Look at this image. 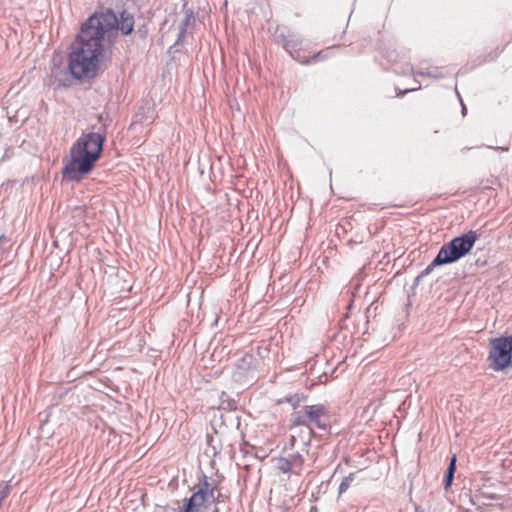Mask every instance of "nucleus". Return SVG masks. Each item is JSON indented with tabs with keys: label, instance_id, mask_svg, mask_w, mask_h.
Listing matches in <instances>:
<instances>
[{
	"label": "nucleus",
	"instance_id": "nucleus-10",
	"mask_svg": "<svg viewBox=\"0 0 512 512\" xmlns=\"http://www.w3.org/2000/svg\"><path fill=\"white\" fill-rule=\"evenodd\" d=\"M305 416H306V411H305V406H304L303 410L296 411L292 414L291 421L294 425H304L307 427V418Z\"/></svg>",
	"mask_w": 512,
	"mask_h": 512
},
{
	"label": "nucleus",
	"instance_id": "nucleus-8",
	"mask_svg": "<svg viewBox=\"0 0 512 512\" xmlns=\"http://www.w3.org/2000/svg\"><path fill=\"white\" fill-rule=\"evenodd\" d=\"M105 13H110L114 16L116 23L113 25V27L105 33V35H109L114 30H120L122 34L128 35L133 31L134 28V18L132 15L127 13L126 11H123L120 14V17L118 18L116 14L111 11L107 10Z\"/></svg>",
	"mask_w": 512,
	"mask_h": 512
},
{
	"label": "nucleus",
	"instance_id": "nucleus-16",
	"mask_svg": "<svg viewBox=\"0 0 512 512\" xmlns=\"http://www.w3.org/2000/svg\"><path fill=\"white\" fill-rule=\"evenodd\" d=\"M284 48H285V49L290 53V55H291L293 58H296V56L293 54V52H292V51H291V49H290V45H289V43H286V44L284 45Z\"/></svg>",
	"mask_w": 512,
	"mask_h": 512
},
{
	"label": "nucleus",
	"instance_id": "nucleus-17",
	"mask_svg": "<svg viewBox=\"0 0 512 512\" xmlns=\"http://www.w3.org/2000/svg\"><path fill=\"white\" fill-rule=\"evenodd\" d=\"M457 95H458L459 98H461L458 92H457ZM460 102H461V105H462V114L465 115L466 111H467L466 106L464 105L462 99H460Z\"/></svg>",
	"mask_w": 512,
	"mask_h": 512
},
{
	"label": "nucleus",
	"instance_id": "nucleus-9",
	"mask_svg": "<svg viewBox=\"0 0 512 512\" xmlns=\"http://www.w3.org/2000/svg\"><path fill=\"white\" fill-rule=\"evenodd\" d=\"M455 470H456V456L454 455L451 458L450 464L446 471V476H445V480H444V487L446 490L451 486V484L453 482Z\"/></svg>",
	"mask_w": 512,
	"mask_h": 512
},
{
	"label": "nucleus",
	"instance_id": "nucleus-18",
	"mask_svg": "<svg viewBox=\"0 0 512 512\" xmlns=\"http://www.w3.org/2000/svg\"><path fill=\"white\" fill-rule=\"evenodd\" d=\"M418 75L437 77L436 74H432L431 72H418Z\"/></svg>",
	"mask_w": 512,
	"mask_h": 512
},
{
	"label": "nucleus",
	"instance_id": "nucleus-5",
	"mask_svg": "<svg viewBox=\"0 0 512 512\" xmlns=\"http://www.w3.org/2000/svg\"><path fill=\"white\" fill-rule=\"evenodd\" d=\"M215 500V487L208 481L207 477L203 475L198 490L188 499L183 511L198 512L202 506L213 503Z\"/></svg>",
	"mask_w": 512,
	"mask_h": 512
},
{
	"label": "nucleus",
	"instance_id": "nucleus-2",
	"mask_svg": "<svg viewBox=\"0 0 512 512\" xmlns=\"http://www.w3.org/2000/svg\"><path fill=\"white\" fill-rule=\"evenodd\" d=\"M105 136L99 132L83 134L70 148V159L62 170L63 179L81 181L93 169L103 150Z\"/></svg>",
	"mask_w": 512,
	"mask_h": 512
},
{
	"label": "nucleus",
	"instance_id": "nucleus-6",
	"mask_svg": "<svg viewBox=\"0 0 512 512\" xmlns=\"http://www.w3.org/2000/svg\"><path fill=\"white\" fill-rule=\"evenodd\" d=\"M307 428L310 434L314 429L329 431L331 428V416L328 408L323 404L306 405Z\"/></svg>",
	"mask_w": 512,
	"mask_h": 512
},
{
	"label": "nucleus",
	"instance_id": "nucleus-3",
	"mask_svg": "<svg viewBox=\"0 0 512 512\" xmlns=\"http://www.w3.org/2000/svg\"><path fill=\"white\" fill-rule=\"evenodd\" d=\"M477 239L478 235L473 230L453 238L440 248L435 257V264H450L458 261L470 252Z\"/></svg>",
	"mask_w": 512,
	"mask_h": 512
},
{
	"label": "nucleus",
	"instance_id": "nucleus-12",
	"mask_svg": "<svg viewBox=\"0 0 512 512\" xmlns=\"http://www.w3.org/2000/svg\"><path fill=\"white\" fill-rule=\"evenodd\" d=\"M353 480H354V473H350L348 476L344 477L342 482L339 485V489H338L339 494L346 492L348 490V488L350 487L351 483L353 482Z\"/></svg>",
	"mask_w": 512,
	"mask_h": 512
},
{
	"label": "nucleus",
	"instance_id": "nucleus-20",
	"mask_svg": "<svg viewBox=\"0 0 512 512\" xmlns=\"http://www.w3.org/2000/svg\"><path fill=\"white\" fill-rule=\"evenodd\" d=\"M2 505V501H0V506Z\"/></svg>",
	"mask_w": 512,
	"mask_h": 512
},
{
	"label": "nucleus",
	"instance_id": "nucleus-13",
	"mask_svg": "<svg viewBox=\"0 0 512 512\" xmlns=\"http://www.w3.org/2000/svg\"><path fill=\"white\" fill-rule=\"evenodd\" d=\"M10 491V486L8 484H3L0 486V501L3 502V500L8 496Z\"/></svg>",
	"mask_w": 512,
	"mask_h": 512
},
{
	"label": "nucleus",
	"instance_id": "nucleus-4",
	"mask_svg": "<svg viewBox=\"0 0 512 512\" xmlns=\"http://www.w3.org/2000/svg\"><path fill=\"white\" fill-rule=\"evenodd\" d=\"M512 358V337H497L490 341L488 360L494 371H502L509 366Z\"/></svg>",
	"mask_w": 512,
	"mask_h": 512
},
{
	"label": "nucleus",
	"instance_id": "nucleus-1",
	"mask_svg": "<svg viewBox=\"0 0 512 512\" xmlns=\"http://www.w3.org/2000/svg\"><path fill=\"white\" fill-rule=\"evenodd\" d=\"M115 23L110 13H95L84 22L69 55L68 68L75 79H91L96 76L105 33Z\"/></svg>",
	"mask_w": 512,
	"mask_h": 512
},
{
	"label": "nucleus",
	"instance_id": "nucleus-19",
	"mask_svg": "<svg viewBox=\"0 0 512 512\" xmlns=\"http://www.w3.org/2000/svg\"><path fill=\"white\" fill-rule=\"evenodd\" d=\"M420 88V86L418 87H413V88H410V89H406L404 92H401L399 93L398 95H404L405 93L407 92H410V91H415V90H418Z\"/></svg>",
	"mask_w": 512,
	"mask_h": 512
},
{
	"label": "nucleus",
	"instance_id": "nucleus-14",
	"mask_svg": "<svg viewBox=\"0 0 512 512\" xmlns=\"http://www.w3.org/2000/svg\"><path fill=\"white\" fill-rule=\"evenodd\" d=\"M330 51V48H328L327 50H324V51H321V52H318L316 55L313 56V61L316 62L318 60H321L323 59L324 57L327 56L328 52Z\"/></svg>",
	"mask_w": 512,
	"mask_h": 512
},
{
	"label": "nucleus",
	"instance_id": "nucleus-11",
	"mask_svg": "<svg viewBox=\"0 0 512 512\" xmlns=\"http://www.w3.org/2000/svg\"><path fill=\"white\" fill-rule=\"evenodd\" d=\"M236 407V404L233 400L228 399V396L225 392H222L221 394V402L219 404V408L223 410H232Z\"/></svg>",
	"mask_w": 512,
	"mask_h": 512
},
{
	"label": "nucleus",
	"instance_id": "nucleus-7",
	"mask_svg": "<svg viewBox=\"0 0 512 512\" xmlns=\"http://www.w3.org/2000/svg\"><path fill=\"white\" fill-rule=\"evenodd\" d=\"M304 465V458L300 453H294L287 457H279L275 460V468L284 473L301 475Z\"/></svg>",
	"mask_w": 512,
	"mask_h": 512
},
{
	"label": "nucleus",
	"instance_id": "nucleus-15",
	"mask_svg": "<svg viewBox=\"0 0 512 512\" xmlns=\"http://www.w3.org/2000/svg\"><path fill=\"white\" fill-rule=\"evenodd\" d=\"M441 264H435V259L425 268V270L422 272V275H428L434 267L440 266Z\"/></svg>",
	"mask_w": 512,
	"mask_h": 512
}]
</instances>
